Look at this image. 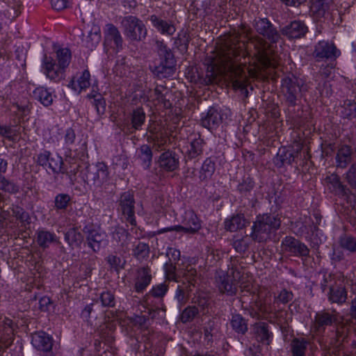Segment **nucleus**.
<instances>
[{
	"instance_id": "f257e3e1",
	"label": "nucleus",
	"mask_w": 356,
	"mask_h": 356,
	"mask_svg": "<svg viewBox=\"0 0 356 356\" xmlns=\"http://www.w3.org/2000/svg\"><path fill=\"white\" fill-rule=\"evenodd\" d=\"M245 56L251 57L258 67L275 68L279 65L278 56L271 53L270 45L264 38H251L246 46L244 42H239L238 36H236L225 42L216 57L210 60L206 73L208 81L211 83L219 74L227 72H230L233 87L236 89H245L247 76L238 63L241 57Z\"/></svg>"
},
{
	"instance_id": "f03ea898",
	"label": "nucleus",
	"mask_w": 356,
	"mask_h": 356,
	"mask_svg": "<svg viewBox=\"0 0 356 356\" xmlns=\"http://www.w3.org/2000/svg\"><path fill=\"white\" fill-rule=\"evenodd\" d=\"M237 284L241 291V302L243 307L249 306L254 311L250 313L252 317L259 316V312L266 311L264 300H266L268 291L264 289H259L253 286L252 280L248 273H241L237 269L232 268L230 271H218L216 275V284L221 293L233 296L237 291Z\"/></svg>"
},
{
	"instance_id": "7ed1b4c3",
	"label": "nucleus",
	"mask_w": 356,
	"mask_h": 356,
	"mask_svg": "<svg viewBox=\"0 0 356 356\" xmlns=\"http://www.w3.org/2000/svg\"><path fill=\"white\" fill-rule=\"evenodd\" d=\"M280 219L274 215L264 214L257 217L252 227L250 237L257 242L269 238L270 234L280 226Z\"/></svg>"
},
{
	"instance_id": "20e7f679",
	"label": "nucleus",
	"mask_w": 356,
	"mask_h": 356,
	"mask_svg": "<svg viewBox=\"0 0 356 356\" xmlns=\"http://www.w3.org/2000/svg\"><path fill=\"white\" fill-rule=\"evenodd\" d=\"M56 63L59 65L58 71L54 72L49 70V67H52L51 60L54 59L46 54L42 59V68L47 78L57 82L64 77L65 70L71 62L72 56L70 50L67 48H60L56 51Z\"/></svg>"
},
{
	"instance_id": "39448f33",
	"label": "nucleus",
	"mask_w": 356,
	"mask_h": 356,
	"mask_svg": "<svg viewBox=\"0 0 356 356\" xmlns=\"http://www.w3.org/2000/svg\"><path fill=\"white\" fill-rule=\"evenodd\" d=\"M121 25L126 37L132 41H140L145 38L147 29L143 22L135 16L129 15L122 18Z\"/></svg>"
},
{
	"instance_id": "423d86ee",
	"label": "nucleus",
	"mask_w": 356,
	"mask_h": 356,
	"mask_svg": "<svg viewBox=\"0 0 356 356\" xmlns=\"http://www.w3.org/2000/svg\"><path fill=\"white\" fill-rule=\"evenodd\" d=\"M84 165V169L81 170L80 176L85 182H92L100 186L108 180V171L105 163H97L95 165Z\"/></svg>"
},
{
	"instance_id": "0eeeda50",
	"label": "nucleus",
	"mask_w": 356,
	"mask_h": 356,
	"mask_svg": "<svg viewBox=\"0 0 356 356\" xmlns=\"http://www.w3.org/2000/svg\"><path fill=\"white\" fill-rule=\"evenodd\" d=\"M83 232L86 235V242L95 252H99L107 244L106 234L98 226L90 223L84 226Z\"/></svg>"
},
{
	"instance_id": "6e6552de",
	"label": "nucleus",
	"mask_w": 356,
	"mask_h": 356,
	"mask_svg": "<svg viewBox=\"0 0 356 356\" xmlns=\"http://www.w3.org/2000/svg\"><path fill=\"white\" fill-rule=\"evenodd\" d=\"M182 225H175L163 229L165 232H183L185 234H195L202 227V221L193 210L185 211L181 221Z\"/></svg>"
},
{
	"instance_id": "1a4fd4ad",
	"label": "nucleus",
	"mask_w": 356,
	"mask_h": 356,
	"mask_svg": "<svg viewBox=\"0 0 356 356\" xmlns=\"http://www.w3.org/2000/svg\"><path fill=\"white\" fill-rule=\"evenodd\" d=\"M325 184L330 193L348 202L351 201L353 195L350 188L341 182L338 175H327L325 178Z\"/></svg>"
},
{
	"instance_id": "9d476101",
	"label": "nucleus",
	"mask_w": 356,
	"mask_h": 356,
	"mask_svg": "<svg viewBox=\"0 0 356 356\" xmlns=\"http://www.w3.org/2000/svg\"><path fill=\"white\" fill-rule=\"evenodd\" d=\"M339 313L334 310L323 309L318 312L313 323L312 328L314 332L323 333L327 326H331L339 323Z\"/></svg>"
},
{
	"instance_id": "9b49d317",
	"label": "nucleus",
	"mask_w": 356,
	"mask_h": 356,
	"mask_svg": "<svg viewBox=\"0 0 356 356\" xmlns=\"http://www.w3.org/2000/svg\"><path fill=\"white\" fill-rule=\"evenodd\" d=\"M254 27L257 33L262 35L270 44H276L281 38L276 27L268 18H258L254 22Z\"/></svg>"
},
{
	"instance_id": "f8f14e48",
	"label": "nucleus",
	"mask_w": 356,
	"mask_h": 356,
	"mask_svg": "<svg viewBox=\"0 0 356 356\" xmlns=\"http://www.w3.org/2000/svg\"><path fill=\"white\" fill-rule=\"evenodd\" d=\"M302 81L296 77H286L282 81V90L286 102L290 106L296 104L301 91Z\"/></svg>"
},
{
	"instance_id": "ddd939ff",
	"label": "nucleus",
	"mask_w": 356,
	"mask_h": 356,
	"mask_svg": "<svg viewBox=\"0 0 356 356\" xmlns=\"http://www.w3.org/2000/svg\"><path fill=\"white\" fill-rule=\"evenodd\" d=\"M147 139L152 145V149L156 152L166 151L170 140L167 133L159 127L148 128Z\"/></svg>"
},
{
	"instance_id": "4468645a",
	"label": "nucleus",
	"mask_w": 356,
	"mask_h": 356,
	"mask_svg": "<svg viewBox=\"0 0 356 356\" xmlns=\"http://www.w3.org/2000/svg\"><path fill=\"white\" fill-rule=\"evenodd\" d=\"M118 202L119 209L125 217L127 222L134 227L136 226L134 195L130 191L124 192L120 195Z\"/></svg>"
},
{
	"instance_id": "2eb2a0df",
	"label": "nucleus",
	"mask_w": 356,
	"mask_h": 356,
	"mask_svg": "<svg viewBox=\"0 0 356 356\" xmlns=\"http://www.w3.org/2000/svg\"><path fill=\"white\" fill-rule=\"evenodd\" d=\"M15 326L13 321L7 317L0 321V350L5 351L12 345Z\"/></svg>"
},
{
	"instance_id": "dca6fc26",
	"label": "nucleus",
	"mask_w": 356,
	"mask_h": 356,
	"mask_svg": "<svg viewBox=\"0 0 356 356\" xmlns=\"http://www.w3.org/2000/svg\"><path fill=\"white\" fill-rule=\"evenodd\" d=\"M283 251L288 252L296 257H307L309 254L307 246L292 236H286L282 241Z\"/></svg>"
},
{
	"instance_id": "f3484780",
	"label": "nucleus",
	"mask_w": 356,
	"mask_h": 356,
	"mask_svg": "<svg viewBox=\"0 0 356 356\" xmlns=\"http://www.w3.org/2000/svg\"><path fill=\"white\" fill-rule=\"evenodd\" d=\"M340 54V51L337 49L333 43L327 41L318 42L314 48L313 56L317 61L323 59H335Z\"/></svg>"
},
{
	"instance_id": "a211bd4d",
	"label": "nucleus",
	"mask_w": 356,
	"mask_h": 356,
	"mask_svg": "<svg viewBox=\"0 0 356 356\" xmlns=\"http://www.w3.org/2000/svg\"><path fill=\"white\" fill-rule=\"evenodd\" d=\"M308 31L306 24L300 20H294L281 29V33L289 39L304 37Z\"/></svg>"
},
{
	"instance_id": "6ab92c4d",
	"label": "nucleus",
	"mask_w": 356,
	"mask_h": 356,
	"mask_svg": "<svg viewBox=\"0 0 356 356\" xmlns=\"http://www.w3.org/2000/svg\"><path fill=\"white\" fill-rule=\"evenodd\" d=\"M158 165L167 172H172L179 168V161L177 154L169 149L163 152L159 157Z\"/></svg>"
},
{
	"instance_id": "aec40b11",
	"label": "nucleus",
	"mask_w": 356,
	"mask_h": 356,
	"mask_svg": "<svg viewBox=\"0 0 356 356\" xmlns=\"http://www.w3.org/2000/svg\"><path fill=\"white\" fill-rule=\"evenodd\" d=\"M145 113L143 108H137L131 115V125L124 124L120 127L127 134H132L136 130L141 129L145 121Z\"/></svg>"
},
{
	"instance_id": "412c9836",
	"label": "nucleus",
	"mask_w": 356,
	"mask_h": 356,
	"mask_svg": "<svg viewBox=\"0 0 356 356\" xmlns=\"http://www.w3.org/2000/svg\"><path fill=\"white\" fill-rule=\"evenodd\" d=\"M253 334L256 340L262 344L269 346L273 338V334L269 325L265 322H258L253 325Z\"/></svg>"
},
{
	"instance_id": "4be33fe9",
	"label": "nucleus",
	"mask_w": 356,
	"mask_h": 356,
	"mask_svg": "<svg viewBox=\"0 0 356 356\" xmlns=\"http://www.w3.org/2000/svg\"><path fill=\"white\" fill-rule=\"evenodd\" d=\"M222 118L220 112L215 107H211L206 113H202L201 124L209 129H216L222 122Z\"/></svg>"
},
{
	"instance_id": "5701e85b",
	"label": "nucleus",
	"mask_w": 356,
	"mask_h": 356,
	"mask_svg": "<svg viewBox=\"0 0 356 356\" xmlns=\"http://www.w3.org/2000/svg\"><path fill=\"white\" fill-rule=\"evenodd\" d=\"M149 20L153 26L163 35H172L176 31L175 26L171 20L163 19L156 15H151Z\"/></svg>"
},
{
	"instance_id": "b1692460",
	"label": "nucleus",
	"mask_w": 356,
	"mask_h": 356,
	"mask_svg": "<svg viewBox=\"0 0 356 356\" xmlns=\"http://www.w3.org/2000/svg\"><path fill=\"white\" fill-rule=\"evenodd\" d=\"M37 244L42 249L48 248L52 243H60L55 233L46 229H38L35 235Z\"/></svg>"
},
{
	"instance_id": "393cba45",
	"label": "nucleus",
	"mask_w": 356,
	"mask_h": 356,
	"mask_svg": "<svg viewBox=\"0 0 356 356\" xmlns=\"http://www.w3.org/2000/svg\"><path fill=\"white\" fill-rule=\"evenodd\" d=\"M31 343L35 348L44 352L50 351L53 346L51 337L43 332L33 334Z\"/></svg>"
},
{
	"instance_id": "a878e982",
	"label": "nucleus",
	"mask_w": 356,
	"mask_h": 356,
	"mask_svg": "<svg viewBox=\"0 0 356 356\" xmlns=\"http://www.w3.org/2000/svg\"><path fill=\"white\" fill-rule=\"evenodd\" d=\"M105 42H113L116 49H122L123 40L118 28L113 24H107L104 29Z\"/></svg>"
},
{
	"instance_id": "bb28decb",
	"label": "nucleus",
	"mask_w": 356,
	"mask_h": 356,
	"mask_svg": "<svg viewBox=\"0 0 356 356\" xmlns=\"http://www.w3.org/2000/svg\"><path fill=\"white\" fill-rule=\"evenodd\" d=\"M300 149V146H298L296 152L287 149L286 147L280 148L274 161L275 165L280 168L285 164H291L295 158L298 156Z\"/></svg>"
},
{
	"instance_id": "cd10ccee",
	"label": "nucleus",
	"mask_w": 356,
	"mask_h": 356,
	"mask_svg": "<svg viewBox=\"0 0 356 356\" xmlns=\"http://www.w3.org/2000/svg\"><path fill=\"white\" fill-rule=\"evenodd\" d=\"M67 165H64L62 174L65 175L70 179V183L74 185L76 181V175L82 168L81 162L74 158L70 157L65 159Z\"/></svg>"
},
{
	"instance_id": "c85d7f7f",
	"label": "nucleus",
	"mask_w": 356,
	"mask_h": 356,
	"mask_svg": "<svg viewBox=\"0 0 356 356\" xmlns=\"http://www.w3.org/2000/svg\"><path fill=\"white\" fill-rule=\"evenodd\" d=\"M332 0H312L310 6V12L313 17L318 20L325 17L328 13L330 4Z\"/></svg>"
},
{
	"instance_id": "c756f323",
	"label": "nucleus",
	"mask_w": 356,
	"mask_h": 356,
	"mask_svg": "<svg viewBox=\"0 0 356 356\" xmlns=\"http://www.w3.org/2000/svg\"><path fill=\"white\" fill-rule=\"evenodd\" d=\"M90 74L88 70H84L81 74L77 77H74L68 84V86L73 90L81 92L83 90L88 88L90 85Z\"/></svg>"
},
{
	"instance_id": "7c9ffc66",
	"label": "nucleus",
	"mask_w": 356,
	"mask_h": 356,
	"mask_svg": "<svg viewBox=\"0 0 356 356\" xmlns=\"http://www.w3.org/2000/svg\"><path fill=\"white\" fill-rule=\"evenodd\" d=\"M137 274L135 289L137 292L140 293L146 289L151 282V270L148 267H143L138 270Z\"/></svg>"
},
{
	"instance_id": "2f4dec72",
	"label": "nucleus",
	"mask_w": 356,
	"mask_h": 356,
	"mask_svg": "<svg viewBox=\"0 0 356 356\" xmlns=\"http://www.w3.org/2000/svg\"><path fill=\"white\" fill-rule=\"evenodd\" d=\"M328 300L332 303L341 305L347 300V291L342 285H331Z\"/></svg>"
},
{
	"instance_id": "473e14b6",
	"label": "nucleus",
	"mask_w": 356,
	"mask_h": 356,
	"mask_svg": "<svg viewBox=\"0 0 356 356\" xmlns=\"http://www.w3.org/2000/svg\"><path fill=\"white\" fill-rule=\"evenodd\" d=\"M352 149L348 145H343L338 149L336 155L337 167L345 168L351 162Z\"/></svg>"
},
{
	"instance_id": "72a5a7b5",
	"label": "nucleus",
	"mask_w": 356,
	"mask_h": 356,
	"mask_svg": "<svg viewBox=\"0 0 356 356\" xmlns=\"http://www.w3.org/2000/svg\"><path fill=\"white\" fill-rule=\"evenodd\" d=\"M191 137L188 155L191 159H194L202 154L204 142L200 134H194Z\"/></svg>"
},
{
	"instance_id": "f704fd0d",
	"label": "nucleus",
	"mask_w": 356,
	"mask_h": 356,
	"mask_svg": "<svg viewBox=\"0 0 356 356\" xmlns=\"http://www.w3.org/2000/svg\"><path fill=\"white\" fill-rule=\"evenodd\" d=\"M249 222L245 218L243 214H236L225 221V227L230 232H236L246 226Z\"/></svg>"
},
{
	"instance_id": "c9c22d12",
	"label": "nucleus",
	"mask_w": 356,
	"mask_h": 356,
	"mask_svg": "<svg viewBox=\"0 0 356 356\" xmlns=\"http://www.w3.org/2000/svg\"><path fill=\"white\" fill-rule=\"evenodd\" d=\"M65 240L72 248H79L83 241V236L78 228H70L65 234Z\"/></svg>"
},
{
	"instance_id": "e433bc0d",
	"label": "nucleus",
	"mask_w": 356,
	"mask_h": 356,
	"mask_svg": "<svg viewBox=\"0 0 356 356\" xmlns=\"http://www.w3.org/2000/svg\"><path fill=\"white\" fill-rule=\"evenodd\" d=\"M138 158L141 162V165L145 169H147L150 167L152 161V149L150 146L147 145H143L138 148Z\"/></svg>"
},
{
	"instance_id": "4c0bfd02",
	"label": "nucleus",
	"mask_w": 356,
	"mask_h": 356,
	"mask_svg": "<svg viewBox=\"0 0 356 356\" xmlns=\"http://www.w3.org/2000/svg\"><path fill=\"white\" fill-rule=\"evenodd\" d=\"M33 97L44 106H50L54 101L51 92L43 87L35 88L33 91Z\"/></svg>"
},
{
	"instance_id": "58836bf2",
	"label": "nucleus",
	"mask_w": 356,
	"mask_h": 356,
	"mask_svg": "<svg viewBox=\"0 0 356 356\" xmlns=\"http://www.w3.org/2000/svg\"><path fill=\"white\" fill-rule=\"evenodd\" d=\"M175 72V65H170L167 63L161 61L159 65H156L152 70V72L159 78H167L172 76Z\"/></svg>"
},
{
	"instance_id": "ea45409f",
	"label": "nucleus",
	"mask_w": 356,
	"mask_h": 356,
	"mask_svg": "<svg viewBox=\"0 0 356 356\" xmlns=\"http://www.w3.org/2000/svg\"><path fill=\"white\" fill-rule=\"evenodd\" d=\"M232 329L238 334H244L248 331L247 321L240 314H234L230 321Z\"/></svg>"
},
{
	"instance_id": "a19ab883",
	"label": "nucleus",
	"mask_w": 356,
	"mask_h": 356,
	"mask_svg": "<svg viewBox=\"0 0 356 356\" xmlns=\"http://www.w3.org/2000/svg\"><path fill=\"white\" fill-rule=\"evenodd\" d=\"M336 340L339 343L337 347L339 348L341 344L346 341L350 332V326L347 323L339 322L336 324Z\"/></svg>"
},
{
	"instance_id": "79ce46f5",
	"label": "nucleus",
	"mask_w": 356,
	"mask_h": 356,
	"mask_svg": "<svg viewBox=\"0 0 356 356\" xmlns=\"http://www.w3.org/2000/svg\"><path fill=\"white\" fill-rule=\"evenodd\" d=\"M158 47V53L159 56L161 57V61L163 63H169L170 65H175L176 61L174 57V55L171 50L167 47L166 45L163 44L162 42H157Z\"/></svg>"
},
{
	"instance_id": "37998d69",
	"label": "nucleus",
	"mask_w": 356,
	"mask_h": 356,
	"mask_svg": "<svg viewBox=\"0 0 356 356\" xmlns=\"http://www.w3.org/2000/svg\"><path fill=\"white\" fill-rule=\"evenodd\" d=\"M308 343V341L303 338L294 339L291 342L293 356H305Z\"/></svg>"
},
{
	"instance_id": "c03bdc74",
	"label": "nucleus",
	"mask_w": 356,
	"mask_h": 356,
	"mask_svg": "<svg viewBox=\"0 0 356 356\" xmlns=\"http://www.w3.org/2000/svg\"><path fill=\"white\" fill-rule=\"evenodd\" d=\"M215 162L211 158H207L202 165L200 179L203 181L210 178L215 172Z\"/></svg>"
},
{
	"instance_id": "a18cd8bd",
	"label": "nucleus",
	"mask_w": 356,
	"mask_h": 356,
	"mask_svg": "<svg viewBox=\"0 0 356 356\" xmlns=\"http://www.w3.org/2000/svg\"><path fill=\"white\" fill-rule=\"evenodd\" d=\"M47 167L51 169L54 174H62L64 168L63 158L59 155H52L51 154Z\"/></svg>"
},
{
	"instance_id": "49530a36",
	"label": "nucleus",
	"mask_w": 356,
	"mask_h": 356,
	"mask_svg": "<svg viewBox=\"0 0 356 356\" xmlns=\"http://www.w3.org/2000/svg\"><path fill=\"white\" fill-rule=\"evenodd\" d=\"M341 113L348 119L356 118V102L350 99L345 100L342 105Z\"/></svg>"
},
{
	"instance_id": "de8ad7c7",
	"label": "nucleus",
	"mask_w": 356,
	"mask_h": 356,
	"mask_svg": "<svg viewBox=\"0 0 356 356\" xmlns=\"http://www.w3.org/2000/svg\"><path fill=\"white\" fill-rule=\"evenodd\" d=\"M71 197L66 193H59L54 199V207L57 210L65 211L71 202Z\"/></svg>"
},
{
	"instance_id": "09e8293b",
	"label": "nucleus",
	"mask_w": 356,
	"mask_h": 356,
	"mask_svg": "<svg viewBox=\"0 0 356 356\" xmlns=\"http://www.w3.org/2000/svg\"><path fill=\"white\" fill-rule=\"evenodd\" d=\"M149 248L147 244L139 242L133 248V254L138 260L144 259L149 256Z\"/></svg>"
},
{
	"instance_id": "8fccbe9b",
	"label": "nucleus",
	"mask_w": 356,
	"mask_h": 356,
	"mask_svg": "<svg viewBox=\"0 0 356 356\" xmlns=\"http://www.w3.org/2000/svg\"><path fill=\"white\" fill-rule=\"evenodd\" d=\"M342 248L350 252H356V238L352 236L345 235L341 237L339 241Z\"/></svg>"
},
{
	"instance_id": "3c124183",
	"label": "nucleus",
	"mask_w": 356,
	"mask_h": 356,
	"mask_svg": "<svg viewBox=\"0 0 356 356\" xmlns=\"http://www.w3.org/2000/svg\"><path fill=\"white\" fill-rule=\"evenodd\" d=\"M198 313V309L195 306H188L183 310L180 317L181 321L184 323L191 322Z\"/></svg>"
},
{
	"instance_id": "603ef678",
	"label": "nucleus",
	"mask_w": 356,
	"mask_h": 356,
	"mask_svg": "<svg viewBox=\"0 0 356 356\" xmlns=\"http://www.w3.org/2000/svg\"><path fill=\"white\" fill-rule=\"evenodd\" d=\"M0 189L10 193H15L19 191V186L14 182L6 179L3 176H0Z\"/></svg>"
},
{
	"instance_id": "864d4df0",
	"label": "nucleus",
	"mask_w": 356,
	"mask_h": 356,
	"mask_svg": "<svg viewBox=\"0 0 356 356\" xmlns=\"http://www.w3.org/2000/svg\"><path fill=\"white\" fill-rule=\"evenodd\" d=\"M21 3L19 0H8V8L5 10L6 14L13 18L16 17L19 13V9Z\"/></svg>"
},
{
	"instance_id": "5fc2aeb1",
	"label": "nucleus",
	"mask_w": 356,
	"mask_h": 356,
	"mask_svg": "<svg viewBox=\"0 0 356 356\" xmlns=\"http://www.w3.org/2000/svg\"><path fill=\"white\" fill-rule=\"evenodd\" d=\"M293 298V294L291 291L286 289H282L275 296V303L286 304Z\"/></svg>"
},
{
	"instance_id": "6e6d98bb",
	"label": "nucleus",
	"mask_w": 356,
	"mask_h": 356,
	"mask_svg": "<svg viewBox=\"0 0 356 356\" xmlns=\"http://www.w3.org/2000/svg\"><path fill=\"white\" fill-rule=\"evenodd\" d=\"M250 244V238L248 236L243 237L241 238L236 239L233 241L234 248L240 253L245 252Z\"/></svg>"
},
{
	"instance_id": "4d7b16f0",
	"label": "nucleus",
	"mask_w": 356,
	"mask_h": 356,
	"mask_svg": "<svg viewBox=\"0 0 356 356\" xmlns=\"http://www.w3.org/2000/svg\"><path fill=\"white\" fill-rule=\"evenodd\" d=\"M100 300L104 307H113L115 305L114 294L110 291H106L101 293Z\"/></svg>"
},
{
	"instance_id": "13d9d810",
	"label": "nucleus",
	"mask_w": 356,
	"mask_h": 356,
	"mask_svg": "<svg viewBox=\"0 0 356 356\" xmlns=\"http://www.w3.org/2000/svg\"><path fill=\"white\" fill-rule=\"evenodd\" d=\"M344 178L350 188L356 189V165L353 164L347 172L344 175Z\"/></svg>"
},
{
	"instance_id": "bf43d9fd",
	"label": "nucleus",
	"mask_w": 356,
	"mask_h": 356,
	"mask_svg": "<svg viewBox=\"0 0 356 356\" xmlns=\"http://www.w3.org/2000/svg\"><path fill=\"white\" fill-rule=\"evenodd\" d=\"M106 260L111 268L116 271H119L120 269L124 268V261L116 255L111 254L106 257Z\"/></svg>"
},
{
	"instance_id": "052dcab7",
	"label": "nucleus",
	"mask_w": 356,
	"mask_h": 356,
	"mask_svg": "<svg viewBox=\"0 0 356 356\" xmlns=\"http://www.w3.org/2000/svg\"><path fill=\"white\" fill-rule=\"evenodd\" d=\"M13 216L17 219L19 220L22 222H29V216L24 209L18 206L13 205L12 208Z\"/></svg>"
},
{
	"instance_id": "680f3d73",
	"label": "nucleus",
	"mask_w": 356,
	"mask_h": 356,
	"mask_svg": "<svg viewBox=\"0 0 356 356\" xmlns=\"http://www.w3.org/2000/svg\"><path fill=\"white\" fill-rule=\"evenodd\" d=\"M168 291V285L164 283L154 286L150 291L152 296L155 298H163Z\"/></svg>"
},
{
	"instance_id": "e2e57ef3",
	"label": "nucleus",
	"mask_w": 356,
	"mask_h": 356,
	"mask_svg": "<svg viewBox=\"0 0 356 356\" xmlns=\"http://www.w3.org/2000/svg\"><path fill=\"white\" fill-rule=\"evenodd\" d=\"M51 153L49 151H44L38 154L35 159V163L42 167H47Z\"/></svg>"
},
{
	"instance_id": "0e129e2a",
	"label": "nucleus",
	"mask_w": 356,
	"mask_h": 356,
	"mask_svg": "<svg viewBox=\"0 0 356 356\" xmlns=\"http://www.w3.org/2000/svg\"><path fill=\"white\" fill-rule=\"evenodd\" d=\"M254 181L250 178L247 177L243 179V182L239 184L238 189L241 193H247L250 191L254 188Z\"/></svg>"
},
{
	"instance_id": "69168bd1",
	"label": "nucleus",
	"mask_w": 356,
	"mask_h": 356,
	"mask_svg": "<svg viewBox=\"0 0 356 356\" xmlns=\"http://www.w3.org/2000/svg\"><path fill=\"white\" fill-rule=\"evenodd\" d=\"M175 298L181 306L184 305L188 299V294L184 288L179 286L176 291Z\"/></svg>"
},
{
	"instance_id": "338daca9",
	"label": "nucleus",
	"mask_w": 356,
	"mask_h": 356,
	"mask_svg": "<svg viewBox=\"0 0 356 356\" xmlns=\"http://www.w3.org/2000/svg\"><path fill=\"white\" fill-rule=\"evenodd\" d=\"M184 275L189 283L194 285L193 282L195 280V277L197 276V271L192 266H187Z\"/></svg>"
},
{
	"instance_id": "774afa93",
	"label": "nucleus",
	"mask_w": 356,
	"mask_h": 356,
	"mask_svg": "<svg viewBox=\"0 0 356 356\" xmlns=\"http://www.w3.org/2000/svg\"><path fill=\"white\" fill-rule=\"evenodd\" d=\"M165 272L166 277L168 280L177 281L175 274V266L172 263L166 264L165 265Z\"/></svg>"
}]
</instances>
